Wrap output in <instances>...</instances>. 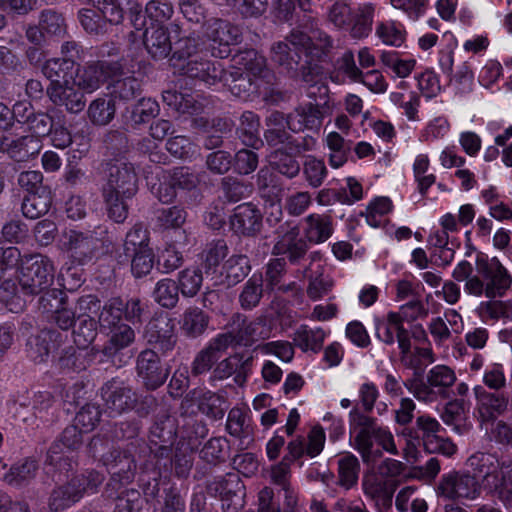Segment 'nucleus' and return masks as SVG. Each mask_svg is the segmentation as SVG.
<instances>
[{"mask_svg": "<svg viewBox=\"0 0 512 512\" xmlns=\"http://www.w3.org/2000/svg\"><path fill=\"white\" fill-rule=\"evenodd\" d=\"M51 205V192L48 189H41L40 192L29 193L24 196L21 211L26 218L38 219L50 210Z\"/></svg>", "mask_w": 512, "mask_h": 512, "instance_id": "34", "label": "nucleus"}, {"mask_svg": "<svg viewBox=\"0 0 512 512\" xmlns=\"http://www.w3.org/2000/svg\"><path fill=\"white\" fill-rule=\"evenodd\" d=\"M173 13L174 9L170 2L166 0H151L146 4L143 16L145 19L148 18V26H164L170 20Z\"/></svg>", "mask_w": 512, "mask_h": 512, "instance_id": "48", "label": "nucleus"}, {"mask_svg": "<svg viewBox=\"0 0 512 512\" xmlns=\"http://www.w3.org/2000/svg\"><path fill=\"white\" fill-rule=\"evenodd\" d=\"M36 471L37 463L34 460L26 459L10 468L5 475V481L13 486H21L33 479Z\"/></svg>", "mask_w": 512, "mask_h": 512, "instance_id": "51", "label": "nucleus"}, {"mask_svg": "<svg viewBox=\"0 0 512 512\" xmlns=\"http://www.w3.org/2000/svg\"><path fill=\"white\" fill-rule=\"evenodd\" d=\"M40 149V140L34 135L22 136L17 139L7 136L0 137V151L7 153L18 162L26 161L37 155Z\"/></svg>", "mask_w": 512, "mask_h": 512, "instance_id": "22", "label": "nucleus"}, {"mask_svg": "<svg viewBox=\"0 0 512 512\" xmlns=\"http://www.w3.org/2000/svg\"><path fill=\"white\" fill-rule=\"evenodd\" d=\"M137 190L138 176L132 163L117 159L108 164L102 196L110 218L117 223H122L127 218V200L131 199Z\"/></svg>", "mask_w": 512, "mask_h": 512, "instance_id": "3", "label": "nucleus"}, {"mask_svg": "<svg viewBox=\"0 0 512 512\" xmlns=\"http://www.w3.org/2000/svg\"><path fill=\"white\" fill-rule=\"evenodd\" d=\"M143 336L149 345L162 353L173 350L177 343L175 323L164 313L156 315L148 322Z\"/></svg>", "mask_w": 512, "mask_h": 512, "instance_id": "15", "label": "nucleus"}, {"mask_svg": "<svg viewBox=\"0 0 512 512\" xmlns=\"http://www.w3.org/2000/svg\"><path fill=\"white\" fill-rule=\"evenodd\" d=\"M165 104L178 113L191 116L199 115L204 111L205 103L203 99H198L187 92H178L176 90H166L162 94Z\"/></svg>", "mask_w": 512, "mask_h": 512, "instance_id": "29", "label": "nucleus"}, {"mask_svg": "<svg viewBox=\"0 0 512 512\" xmlns=\"http://www.w3.org/2000/svg\"><path fill=\"white\" fill-rule=\"evenodd\" d=\"M436 492L444 500L473 501L481 495V484L469 472L452 471L441 477Z\"/></svg>", "mask_w": 512, "mask_h": 512, "instance_id": "10", "label": "nucleus"}, {"mask_svg": "<svg viewBox=\"0 0 512 512\" xmlns=\"http://www.w3.org/2000/svg\"><path fill=\"white\" fill-rule=\"evenodd\" d=\"M476 270L479 277L464 285L467 295L494 299L504 296L512 285L511 275L496 257L478 256Z\"/></svg>", "mask_w": 512, "mask_h": 512, "instance_id": "6", "label": "nucleus"}, {"mask_svg": "<svg viewBox=\"0 0 512 512\" xmlns=\"http://www.w3.org/2000/svg\"><path fill=\"white\" fill-rule=\"evenodd\" d=\"M203 282L199 269L187 268L178 274V288L184 297H194L199 292Z\"/></svg>", "mask_w": 512, "mask_h": 512, "instance_id": "53", "label": "nucleus"}, {"mask_svg": "<svg viewBox=\"0 0 512 512\" xmlns=\"http://www.w3.org/2000/svg\"><path fill=\"white\" fill-rule=\"evenodd\" d=\"M474 393L477 400V410L482 421L495 419L507 408L508 399L503 394L488 392L482 386H476Z\"/></svg>", "mask_w": 512, "mask_h": 512, "instance_id": "27", "label": "nucleus"}, {"mask_svg": "<svg viewBox=\"0 0 512 512\" xmlns=\"http://www.w3.org/2000/svg\"><path fill=\"white\" fill-rule=\"evenodd\" d=\"M209 490L222 496H235L245 494V486L237 473H227L216 477L209 485Z\"/></svg>", "mask_w": 512, "mask_h": 512, "instance_id": "46", "label": "nucleus"}, {"mask_svg": "<svg viewBox=\"0 0 512 512\" xmlns=\"http://www.w3.org/2000/svg\"><path fill=\"white\" fill-rule=\"evenodd\" d=\"M232 229L242 235H254L262 226V215L251 203L238 205L230 219Z\"/></svg>", "mask_w": 512, "mask_h": 512, "instance_id": "23", "label": "nucleus"}, {"mask_svg": "<svg viewBox=\"0 0 512 512\" xmlns=\"http://www.w3.org/2000/svg\"><path fill=\"white\" fill-rule=\"evenodd\" d=\"M39 26L48 35L61 36L66 31L65 20L54 10H43L39 16Z\"/></svg>", "mask_w": 512, "mask_h": 512, "instance_id": "57", "label": "nucleus"}, {"mask_svg": "<svg viewBox=\"0 0 512 512\" xmlns=\"http://www.w3.org/2000/svg\"><path fill=\"white\" fill-rule=\"evenodd\" d=\"M60 334L53 330H43L39 334L29 338L28 355L35 362H43L50 351L56 347L57 337Z\"/></svg>", "mask_w": 512, "mask_h": 512, "instance_id": "33", "label": "nucleus"}, {"mask_svg": "<svg viewBox=\"0 0 512 512\" xmlns=\"http://www.w3.org/2000/svg\"><path fill=\"white\" fill-rule=\"evenodd\" d=\"M109 339L104 351L108 355H114L119 351L132 345L136 338L134 329L126 324L122 323L107 331Z\"/></svg>", "mask_w": 512, "mask_h": 512, "instance_id": "37", "label": "nucleus"}, {"mask_svg": "<svg viewBox=\"0 0 512 512\" xmlns=\"http://www.w3.org/2000/svg\"><path fill=\"white\" fill-rule=\"evenodd\" d=\"M405 465L396 459L386 458L369 469L362 478V490L377 512H387L392 507L394 493L404 473Z\"/></svg>", "mask_w": 512, "mask_h": 512, "instance_id": "4", "label": "nucleus"}, {"mask_svg": "<svg viewBox=\"0 0 512 512\" xmlns=\"http://www.w3.org/2000/svg\"><path fill=\"white\" fill-rule=\"evenodd\" d=\"M302 231L306 242L324 243L334 231L332 218L327 214H309L302 221Z\"/></svg>", "mask_w": 512, "mask_h": 512, "instance_id": "24", "label": "nucleus"}, {"mask_svg": "<svg viewBox=\"0 0 512 512\" xmlns=\"http://www.w3.org/2000/svg\"><path fill=\"white\" fill-rule=\"evenodd\" d=\"M456 374L452 368L447 365H435L426 375V380L432 387L435 388V393H438L440 398L448 397V390L456 382Z\"/></svg>", "mask_w": 512, "mask_h": 512, "instance_id": "36", "label": "nucleus"}, {"mask_svg": "<svg viewBox=\"0 0 512 512\" xmlns=\"http://www.w3.org/2000/svg\"><path fill=\"white\" fill-rule=\"evenodd\" d=\"M467 465L476 479L490 492H497L503 498H512V461L500 459L496 454L476 452Z\"/></svg>", "mask_w": 512, "mask_h": 512, "instance_id": "5", "label": "nucleus"}, {"mask_svg": "<svg viewBox=\"0 0 512 512\" xmlns=\"http://www.w3.org/2000/svg\"><path fill=\"white\" fill-rule=\"evenodd\" d=\"M66 298L65 293L59 289L47 290L39 299L38 309L50 319L57 309L65 304Z\"/></svg>", "mask_w": 512, "mask_h": 512, "instance_id": "63", "label": "nucleus"}, {"mask_svg": "<svg viewBox=\"0 0 512 512\" xmlns=\"http://www.w3.org/2000/svg\"><path fill=\"white\" fill-rule=\"evenodd\" d=\"M101 395L112 417L131 409L136 401L134 392L117 380L107 382L101 389Z\"/></svg>", "mask_w": 512, "mask_h": 512, "instance_id": "20", "label": "nucleus"}, {"mask_svg": "<svg viewBox=\"0 0 512 512\" xmlns=\"http://www.w3.org/2000/svg\"><path fill=\"white\" fill-rule=\"evenodd\" d=\"M21 261L19 283L27 294H40L54 281L55 267L52 260L41 254L25 256Z\"/></svg>", "mask_w": 512, "mask_h": 512, "instance_id": "9", "label": "nucleus"}, {"mask_svg": "<svg viewBox=\"0 0 512 512\" xmlns=\"http://www.w3.org/2000/svg\"><path fill=\"white\" fill-rule=\"evenodd\" d=\"M234 72H243L253 76L260 75L265 66L262 56H259L253 49L236 54L232 58Z\"/></svg>", "mask_w": 512, "mask_h": 512, "instance_id": "45", "label": "nucleus"}, {"mask_svg": "<svg viewBox=\"0 0 512 512\" xmlns=\"http://www.w3.org/2000/svg\"><path fill=\"white\" fill-rule=\"evenodd\" d=\"M352 10L347 3L336 1L327 10V20L334 28L346 31L352 16Z\"/></svg>", "mask_w": 512, "mask_h": 512, "instance_id": "59", "label": "nucleus"}, {"mask_svg": "<svg viewBox=\"0 0 512 512\" xmlns=\"http://www.w3.org/2000/svg\"><path fill=\"white\" fill-rule=\"evenodd\" d=\"M380 60L384 66L389 68L397 77L405 78L413 71L416 61L414 59H401L397 52L382 51Z\"/></svg>", "mask_w": 512, "mask_h": 512, "instance_id": "52", "label": "nucleus"}, {"mask_svg": "<svg viewBox=\"0 0 512 512\" xmlns=\"http://www.w3.org/2000/svg\"><path fill=\"white\" fill-rule=\"evenodd\" d=\"M278 238L273 246L274 255H287L292 263H296L307 252L308 246L305 239L299 237V229L287 223L281 225L278 230Z\"/></svg>", "mask_w": 512, "mask_h": 512, "instance_id": "19", "label": "nucleus"}, {"mask_svg": "<svg viewBox=\"0 0 512 512\" xmlns=\"http://www.w3.org/2000/svg\"><path fill=\"white\" fill-rule=\"evenodd\" d=\"M130 20L136 30H142L143 42L148 54L155 60L166 58L171 50L172 43L170 34H180V27L176 23L169 26H147L142 8L139 5L129 7Z\"/></svg>", "mask_w": 512, "mask_h": 512, "instance_id": "7", "label": "nucleus"}, {"mask_svg": "<svg viewBox=\"0 0 512 512\" xmlns=\"http://www.w3.org/2000/svg\"><path fill=\"white\" fill-rule=\"evenodd\" d=\"M270 164L282 175L294 178L300 171L298 161L291 155L282 151H275L270 156Z\"/></svg>", "mask_w": 512, "mask_h": 512, "instance_id": "60", "label": "nucleus"}, {"mask_svg": "<svg viewBox=\"0 0 512 512\" xmlns=\"http://www.w3.org/2000/svg\"><path fill=\"white\" fill-rule=\"evenodd\" d=\"M323 114L317 105L308 103L297 107L287 116L286 124L293 132L319 129Z\"/></svg>", "mask_w": 512, "mask_h": 512, "instance_id": "25", "label": "nucleus"}, {"mask_svg": "<svg viewBox=\"0 0 512 512\" xmlns=\"http://www.w3.org/2000/svg\"><path fill=\"white\" fill-rule=\"evenodd\" d=\"M375 336L386 345L398 343L400 353L406 357L411 352L412 344L409 331L404 327L396 312H389L386 317L374 320Z\"/></svg>", "mask_w": 512, "mask_h": 512, "instance_id": "14", "label": "nucleus"}, {"mask_svg": "<svg viewBox=\"0 0 512 512\" xmlns=\"http://www.w3.org/2000/svg\"><path fill=\"white\" fill-rule=\"evenodd\" d=\"M87 114L93 124L106 125L114 117L115 105L111 99L97 98L90 103Z\"/></svg>", "mask_w": 512, "mask_h": 512, "instance_id": "49", "label": "nucleus"}, {"mask_svg": "<svg viewBox=\"0 0 512 512\" xmlns=\"http://www.w3.org/2000/svg\"><path fill=\"white\" fill-rule=\"evenodd\" d=\"M170 65L175 73L197 79L208 86L225 80L231 93L246 99L256 91V85L250 78L251 74L229 72L228 74L218 61L207 58L204 43L199 37L189 36L176 43L175 51L170 58Z\"/></svg>", "mask_w": 512, "mask_h": 512, "instance_id": "1", "label": "nucleus"}, {"mask_svg": "<svg viewBox=\"0 0 512 512\" xmlns=\"http://www.w3.org/2000/svg\"><path fill=\"white\" fill-rule=\"evenodd\" d=\"M169 172L172 176L169 179L174 181V185H176L177 189L191 193V202L198 203L201 200L200 191L197 189L200 182L197 174L187 167H177Z\"/></svg>", "mask_w": 512, "mask_h": 512, "instance_id": "39", "label": "nucleus"}, {"mask_svg": "<svg viewBox=\"0 0 512 512\" xmlns=\"http://www.w3.org/2000/svg\"><path fill=\"white\" fill-rule=\"evenodd\" d=\"M208 323V316L198 307L185 310L180 321L181 329L190 337H197L204 333Z\"/></svg>", "mask_w": 512, "mask_h": 512, "instance_id": "44", "label": "nucleus"}, {"mask_svg": "<svg viewBox=\"0 0 512 512\" xmlns=\"http://www.w3.org/2000/svg\"><path fill=\"white\" fill-rule=\"evenodd\" d=\"M111 94L121 100L133 99L140 90L139 81L133 76L116 79L111 85Z\"/></svg>", "mask_w": 512, "mask_h": 512, "instance_id": "64", "label": "nucleus"}, {"mask_svg": "<svg viewBox=\"0 0 512 512\" xmlns=\"http://www.w3.org/2000/svg\"><path fill=\"white\" fill-rule=\"evenodd\" d=\"M428 330L437 347H448V343L463 332V318L456 310L447 309L443 316L430 320Z\"/></svg>", "mask_w": 512, "mask_h": 512, "instance_id": "16", "label": "nucleus"}, {"mask_svg": "<svg viewBox=\"0 0 512 512\" xmlns=\"http://www.w3.org/2000/svg\"><path fill=\"white\" fill-rule=\"evenodd\" d=\"M59 247L63 251L70 252L79 262H83L84 259L92 256L97 247V240L91 234L67 230L60 236Z\"/></svg>", "mask_w": 512, "mask_h": 512, "instance_id": "21", "label": "nucleus"}, {"mask_svg": "<svg viewBox=\"0 0 512 512\" xmlns=\"http://www.w3.org/2000/svg\"><path fill=\"white\" fill-rule=\"evenodd\" d=\"M338 484L350 489L357 484L360 472V462L351 452L339 455L337 459Z\"/></svg>", "mask_w": 512, "mask_h": 512, "instance_id": "35", "label": "nucleus"}, {"mask_svg": "<svg viewBox=\"0 0 512 512\" xmlns=\"http://www.w3.org/2000/svg\"><path fill=\"white\" fill-rule=\"evenodd\" d=\"M303 174L309 186L318 188L327 176V168L322 160L310 156L304 163Z\"/></svg>", "mask_w": 512, "mask_h": 512, "instance_id": "58", "label": "nucleus"}, {"mask_svg": "<svg viewBox=\"0 0 512 512\" xmlns=\"http://www.w3.org/2000/svg\"><path fill=\"white\" fill-rule=\"evenodd\" d=\"M392 210V202L387 197H378L373 200L366 208V222L371 227H379L383 222V217Z\"/></svg>", "mask_w": 512, "mask_h": 512, "instance_id": "55", "label": "nucleus"}, {"mask_svg": "<svg viewBox=\"0 0 512 512\" xmlns=\"http://www.w3.org/2000/svg\"><path fill=\"white\" fill-rule=\"evenodd\" d=\"M350 443L360 454L364 464L374 465L382 451L398 455L394 436L387 427L377 425L371 418L354 408L349 413Z\"/></svg>", "mask_w": 512, "mask_h": 512, "instance_id": "2", "label": "nucleus"}, {"mask_svg": "<svg viewBox=\"0 0 512 512\" xmlns=\"http://www.w3.org/2000/svg\"><path fill=\"white\" fill-rule=\"evenodd\" d=\"M118 63L97 61L78 67L74 73L73 84L82 93H93L108 79L120 74Z\"/></svg>", "mask_w": 512, "mask_h": 512, "instance_id": "12", "label": "nucleus"}, {"mask_svg": "<svg viewBox=\"0 0 512 512\" xmlns=\"http://www.w3.org/2000/svg\"><path fill=\"white\" fill-rule=\"evenodd\" d=\"M249 258L245 255H232L223 265L222 274L228 286H233L242 281L250 272Z\"/></svg>", "mask_w": 512, "mask_h": 512, "instance_id": "41", "label": "nucleus"}, {"mask_svg": "<svg viewBox=\"0 0 512 512\" xmlns=\"http://www.w3.org/2000/svg\"><path fill=\"white\" fill-rule=\"evenodd\" d=\"M179 288L176 282L169 278L159 280L153 290V299L164 308H174L179 300Z\"/></svg>", "mask_w": 512, "mask_h": 512, "instance_id": "47", "label": "nucleus"}, {"mask_svg": "<svg viewBox=\"0 0 512 512\" xmlns=\"http://www.w3.org/2000/svg\"><path fill=\"white\" fill-rule=\"evenodd\" d=\"M263 278L254 274L244 285L239 300L242 308L252 309L256 307L262 297Z\"/></svg>", "mask_w": 512, "mask_h": 512, "instance_id": "54", "label": "nucleus"}, {"mask_svg": "<svg viewBox=\"0 0 512 512\" xmlns=\"http://www.w3.org/2000/svg\"><path fill=\"white\" fill-rule=\"evenodd\" d=\"M136 368L138 376L149 390L162 386L169 375L168 369L162 366L158 354L152 349L140 352Z\"/></svg>", "mask_w": 512, "mask_h": 512, "instance_id": "17", "label": "nucleus"}, {"mask_svg": "<svg viewBox=\"0 0 512 512\" xmlns=\"http://www.w3.org/2000/svg\"><path fill=\"white\" fill-rule=\"evenodd\" d=\"M103 463L111 474L113 482H118L122 486L132 481L135 463L129 455L113 450L103 456Z\"/></svg>", "mask_w": 512, "mask_h": 512, "instance_id": "26", "label": "nucleus"}, {"mask_svg": "<svg viewBox=\"0 0 512 512\" xmlns=\"http://www.w3.org/2000/svg\"><path fill=\"white\" fill-rule=\"evenodd\" d=\"M187 219L186 210L178 205L162 208L157 211V225L165 230L179 229Z\"/></svg>", "mask_w": 512, "mask_h": 512, "instance_id": "50", "label": "nucleus"}, {"mask_svg": "<svg viewBox=\"0 0 512 512\" xmlns=\"http://www.w3.org/2000/svg\"><path fill=\"white\" fill-rule=\"evenodd\" d=\"M100 415L101 412L98 406L94 404H87L76 414L74 424L78 426L81 431L89 433L97 426L100 420Z\"/></svg>", "mask_w": 512, "mask_h": 512, "instance_id": "62", "label": "nucleus"}, {"mask_svg": "<svg viewBox=\"0 0 512 512\" xmlns=\"http://www.w3.org/2000/svg\"><path fill=\"white\" fill-rule=\"evenodd\" d=\"M135 254L131 261V271L137 278L147 275L154 265V254L152 249L144 247L134 250Z\"/></svg>", "mask_w": 512, "mask_h": 512, "instance_id": "61", "label": "nucleus"}, {"mask_svg": "<svg viewBox=\"0 0 512 512\" xmlns=\"http://www.w3.org/2000/svg\"><path fill=\"white\" fill-rule=\"evenodd\" d=\"M327 334L321 327L312 328L308 325H301L296 329L293 341L303 352L316 354L322 349Z\"/></svg>", "mask_w": 512, "mask_h": 512, "instance_id": "31", "label": "nucleus"}, {"mask_svg": "<svg viewBox=\"0 0 512 512\" xmlns=\"http://www.w3.org/2000/svg\"><path fill=\"white\" fill-rule=\"evenodd\" d=\"M74 66L72 59L52 58L47 60L42 72L50 81L49 84L61 83V81H73Z\"/></svg>", "mask_w": 512, "mask_h": 512, "instance_id": "38", "label": "nucleus"}, {"mask_svg": "<svg viewBox=\"0 0 512 512\" xmlns=\"http://www.w3.org/2000/svg\"><path fill=\"white\" fill-rule=\"evenodd\" d=\"M85 432L81 431V429L75 424L68 426L64 429L59 439L55 440L50 446L47 453V463L51 466H62V457L58 454L61 451H58L61 445H64L67 450H71V452L79 449L82 445L83 439L82 435Z\"/></svg>", "mask_w": 512, "mask_h": 512, "instance_id": "30", "label": "nucleus"}, {"mask_svg": "<svg viewBox=\"0 0 512 512\" xmlns=\"http://www.w3.org/2000/svg\"><path fill=\"white\" fill-rule=\"evenodd\" d=\"M104 477L96 471L73 478L66 485L54 489L49 498V509L52 512H63L77 503L85 493H94L102 484Z\"/></svg>", "mask_w": 512, "mask_h": 512, "instance_id": "8", "label": "nucleus"}, {"mask_svg": "<svg viewBox=\"0 0 512 512\" xmlns=\"http://www.w3.org/2000/svg\"><path fill=\"white\" fill-rule=\"evenodd\" d=\"M124 302L115 297L109 299L99 311L98 322L102 330L108 331L111 328L123 323Z\"/></svg>", "mask_w": 512, "mask_h": 512, "instance_id": "42", "label": "nucleus"}, {"mask_svg": "<svg viewBox=\"0 0 512 512\" xmlns=\"http://www.w3.org/2000/svg\"><path fill=\"white\" fill-rule=\"evenodd\" d=\"M375 16V5L362 3L352 10V16L347 27V32L353 39L367 38L372 32Z\"/></svg>", "mask_w": 512, "mask_h": 512, "instance_id": "28", "label": "nucleus"}, {"mask_svg": "<svg viewBox=\"0 0 512 512\" xmlns=\"http://www.w3.org/2000/svg\"><path fill=\"white\" fill-rule=\"evenodd\" d=\"M259 117L251 111H245L240 117V124L237 129L242 142L254 148L262 144L259 137Z\"/></svg>", "mask_w": 512, "mask_h": 512, "instance_id": "43", "label": "nucleus"}, {"mask_svg": "<svg viewBox=\"0 0 512 512\" xmlns=\"http://www.w3.org/2000/svg\"><path fill=\"white\" fill-rule=\"evenodd\" d=\"M205 34L210 41L212 56L217 58L228 57L230 46L237 45L242 38L239 27L222 19H210L206 23Z\"/></svg>", "mask_w": 512, "mask_h": 512, "instance_id": "13", "label": "nucleus"}, {"mask_svg": "<svg viewBox=\"0 0 512 512\" xmlns=\"http://www.w3.org/2000/svg\"><path fill=\"white\" fill-rule=\"evenodd\" d=\"M75 87L73 81H61V83L49 84L46 93L55 106L64 107L67 112L77 114L84 110L86 100L84 94Z\"/></svg>", "mask_w": 512, "mask_h": 512, "instance_id": "18", "label": "nucleus"}, {"mask_svg": "<svg viewBox=\"0 0 512 512\" xmlns=\"http://www.w3.org/2000/svg\"><path fill=\"white\" fill-rule=\"evenodd\" d=\"M375 35L388 46L401 47L406 40L404 26L394 20L380 21L375 28Z\"/></svg>", "mask_w": 512, "mask_h": 512, "instance_id": "40", "label": "nucleus"}, {"mask_svg": "<svg viewBox=\"0 0 512 512\" xmlns=\"http://www.w3.org/2000/svg\"><path fill=\"white\" fill-rule=\"evenodd\" d=\"M176 437V423L172 416H163L159 418L150 430L151 443L159 446L161 455L167 452L169 446L173 444Z\"/></svg>", "mask_w": 512, "mask_h": 512, "instance_id": "32", "label": "nucleus"}, {"mask_svg": "<svg viewBox=\"0 0 512 512\" xmlns=\"http://www.w3.org/2000/svg\"><path fill=\"white\" fill-rule=\"evenodd\" d=\"M309 36L294 29L271 48L272 60L287 71L296 70L303 56L308 57Z\"/></svg>", "mask_w": 512, "mask_h": 512, "instance_id": "11", "label": "nucleus"}, {"mask_svg": "<svg viewBox=\"0 0 512 512\" xmlns=\"http://www.w3.org/2000/svg\"><path fill=\"white\" fill-rule=\"evenodd\" d=\"M227 447L228 442L225 438H211L201 449L200 456L208 463L217 464L225 460Z\"/></svg>", "mask_w": 512, "mask_h": 512, "instance_id": "56", "label": "nucleus"}]
</instances>
